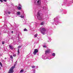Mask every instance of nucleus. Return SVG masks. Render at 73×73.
Segmentation results:
<instances>
[{
    "label": "nucleus",
    "instance_id": "f257e3e1",
    "mask_svg": "<svg viewBox=\"0 0 73 73\" xmlns=\"http://www.w3.org/2000/svg\"><path fill=\"white\" fill-rule=\"evenodd\" d=\"M46 31V29L44 28H42L40 29V31L42 34L45 35V32Z\"/></svg>",
    "mask_w": 73,
    "mask_h": 73
},
{
    "label": "nucleus",
    "instance_id": "f03ea898",
    "mask_svg": "<svg viewBox=\"0 0 73 73\" xmlns=\"http://www.w3.org/2000/svg\"><path fill=\"white\" fill-rule=\"evenodd\" d=\"M37 17L38 19L39 20H41V19H42V18H41V17H40V13H39V12H38L37 14Z\"/></svg>",
    "mask_w": 73,
    "mask_h": 73
},
{
    "label": "nucleus",
    "instance_id": "7ed1b4c3",
    "mask_svg": "<svg viewBox=\"0 0 73 73\" xmlns=\"http://www.w3.org/2000/svg\"><path fill=\"white\" fill-rule=\"evenodd\" d=\"M38 52V50L37 49H35L33 52V53L34 55H36V53Z\"/></svg>",
    "mask_w": 73,
    "mask_h": 73
},
{
    "label": "nucleus",
    "instance_id": "20e7f679",
    "mask_svg": "<svg viewBox=\"0 0 73 73\" xmlns=\"http://www.w3.org/2000/svg\"><path fill=\"white\" fill-rule=\"evenodd\" d=\"M35 1H36L38 4H40L41 1L40 0H35Z\"/></svg>",
    "mask_w": 73,
    "mask_h": 73
},
{
    "label": "nucleus",
    "instance_id": "39448f33",
    "mask_svg": "<svg viewBox=\"0 0 73 73\" xmlns=\"http://www.w3.org/2000/svg\"><path fill=\"white\" fill-rule=\"evenodd\" d=\"M50 49H48V50L46 51L45 53L46 54L47 53H50Z\"/></svg>",
    "mask_w": 73,
    "mask_h": 73
},
{
    "label": "nucleus",
    "instance_id": "423d86ee",
    "mask_svg": "<svg viewBox=\"0 0 73 73\" xmlns=\"http://www.w3.org/2000/svg\"><path fill=\"white\" fill-rule=\"evenodd\" d=\"M9 48L10 49H11V50H13L14 48H13V47L12 46H11V45H9Z\"/></svg>",
    "mask_w": 73,
    "mask_h": 73
},
{
    "label": "nucleus",
    "instance_id": "0eeeda50",
    "mask_svg": "<svg viewBox=\"0 0 73 73\" xmlns=\"http://www.w3.org/2000/svg\"><path fill=\"white\" fill-rule=\"evenodd\" d=\"M17 9L19 10H20V9H21V7H17Z\"/></svg>",
    "mask_w": 73,
    "mask_h": 73
},
{
    "label": "nucleus",
    "instance_id": "6e6552de",
    "mask_svg": "<svg viewBox=\"0 0 73 73\" xmlns=\"http://www.w3.org/2000/svg\"><path fill=\"white\" fill-rule=\"evenodd\" d=\"M17 15H20V12H17Z\"/></svg>",
    "mask_w": 73,
    "mask_h": 73
},
{
    "label": "nucleus",
    "instance_id": "1a4fd4ad",
    "mask_svg": "<svg viewBox=\"0 0 73 73\" xmlns=\"http://www.w3.org/2000/svg\"><path fill=\"white\" fill-rule=\"evenodd\" d=\"M44 23L43 22H42L40 23V25H44Z\"/></svg>",
    "mask_w": 73,
    "mask_h": 73
},
{
    "label": "nucleus",
    "instance_id": "9d476101",
    "mask_svg": "<svg viewBox=\"0 0 73 73\" xmlns=\"http://www.w3.org/2000/svg\"><path fill=\"white\" fill-rule=\"evenodd\" d=\"M18 54H19V53H20V52L19 51V48H18Z\"/></svg>",
    "mask_w": 73,
    "mask_h": 73
},
{
    "label": "nucleus",
    "instance_id": "9b49d317",
    "mask_svg": "<svg viewBox=\"0 0 73 73\" xmlns=\"http://www.w3.org/2000/svg\"><path fill=\"white\" fill-rule=\"evenodd\" d=\"M52 55L53 56H56V54H55V53H53L52 54Z\"/></svg>",
    "mask_w": 73,
    "mask_h": 73
},
{
    "label": "nucleus",
    "instance_id": "f8f14e48",
    "mask_svg": "<svg viewBox=\"0 0 73 73\" xmlns=\"http://www.w3.org/2000/svg\"><path fill=\"white\" fill-rule=\"evenodd\" d=\"M23 72V70H21L20 71V73H22Z\"/></svg>",
    "mask_w": 73,
    "mask_h": 73
},
{
    "label": "nucleus",
    "instance_id": "ddd939ff",
    "mask_svg": "<svg viewBox=\"0 0 73 73\" xmlns=\"http://www.w3.org/2000/svg\"><path fill=\"white\" fill-rule=\"evenodd\" d=\"M35 37H37V34H36L35 35Z\"/></svg>",
    "mask_w": 73,
    "mask_h": 73
},
{
    "label": "nucleus",
    "instance_id": "4468645a",
    "mask_svg": "<svg viewBox=\"0 0 73 73\" xmlns=\"http://www.w3.org/2000/svg\"><path fill=\"white\" fill-rule=\"evenodd\" d=\"M24 31H28V30L27 29H24Z\"/></svg>",
    "mask_w": 73,
    "mask_h": 73
},
{
    "label": "nucleus",
    "instance_id": "2eb2a0df",
    "mask_svg": "<svg viewBox=\"0 0 73 73\" xmlns=\"http://www.w3.org/2000/svg\"><path fill=\"white\" fill-rule=\"evenodd\" d=\"M10 58L11 59H13V56H11Z\"/></svg>",
    "mask_w": 73,
    "mask_h": 73
},
{
    "label": "nucleus",
    "instance_id": "dca6fc26",
    "mask_svg": "<svg viewBox=\"0 0 73 73\" xmlns=\"http://www.w3.org/2000/svg\"><path fill=\"white\" fill-rule=\"evenodd\" d=\"M5 43V42H4V41L2 42V44L3 45H4V44Z\"/></svg>",
    "mask_w": 73,
    "mask_h": 73
},
{
    "label": "nucleus",
    "instance_id": "f3484780",
    "mask_svg": "<svg viewBox=\"0 0 73 73\" xmlns=\"http://www.w3.org/2000/svg\"><path fill=\"white\" fill-rule=\"evenodd\" d=\"M43 46V48H46L47 47L46 46H45V45H44Z\"/></svg>",
    "mask_w": 73,
    "mask_h": 73
},
{
    "label": "nucleus",
    "instance_id": "a211bd4d",
    "mask_svg": "<svg viewBox=\"0 0 73 73\" xmlns=\"http://www.w3.org/2000/svg\"><path fill=\"white\" fill-rule=\"evenodd\" d=\"M0 65L1 66H2V64L1 63V62H0Z\"/></svg>",
    "mask_w": 73,
    "mask_h": 73
},
{
    "label": "nucleus",
    "instance_id": "6ab92c4d",
    "mask_svg": "<svg viewBox=\"0 0 73 73\" xmlns=\"http://www.w3.org/2000/svg\"><path fill=\"white\" fill-rule=\"evenodd\" d=\"M16 56V54H13V56H14V57H15V56Z\"/></svg>",
    "mask_w": 73,
    "mask_h": 73
},
{
    "label": "nucleus",
    "instance_id": "aec40b11",
    "mask_svg": "<svg viewBox=\"0 0 73 73\" xmlns=\"http://www.w3.org/2000/svg\"><path fill=\"white\" fill-rule=\"evenodd\" d=\"M32 68H35V67L34 66H32Z\"/></svg>",
    "mask_w": 73,
    "mask_h": 73
},
{
    "label": "nucleus",
    "instance_id": "412c9836",
    "mask_svg": "<svg viewBox=\"0 0 73 73\" xmlns=\"http://www.w3.org/2000/svg\"><path fill=\"white\" fill-rule=\"evenodd\" d=\"M20 17L21 18H24V16H21Z\"/></svg>",
    "mask_w": 73,
    "mask_h": 73
},
{
    "label": "nucleus",
    "instance_id": "4be33fe9",
    "mask_svg": "<svg viewBox=\"0 0 73 73\" xmlns=\"http://www.w3.org/2000/svg\"><path fill=\"white\" fill-rule=\"evenodd\" d=\"M0 1H1V2H3V0H0Z\"/></svg>",
    "mask_w": 73,
    "mask_h": 73
},
{
    "label": "nucleus",
    "instance_id": "5701e85b",
    "mask_svg": "<svg viewBox=\"0 0 73 73\" xmlns=\"http://www.w3.org/2000/svg\"><path fill=\"white\" fill-rule=\"evenodd\" d=\"M4 1H5V2L7 1V0H3Z\"/></svg>",
    "mask_w": 73,
    "mask_h": 73
},
{
    "label": "nucleus",
    "instance_id": "b1692460",
    "mask_svg": "<svg viewBox=\"0 0 73 73\" xmlns=\"http://www.w3.org/2000/svg\"><path fill=\"white\" fill-rule=\"evenodd\" d=\"M11 33H13V31H12L11 32Z\"/></svg>",
    "mask_w": 73,
    "mask_h": 73
},
{
    "label": "nucleus",
    "instance_id": "393cba45",
    "mask_svg": "<svg viewBox=\"0 0 73 73\" xmlns=\"http://www.w3.org/2000/svg\"><path fill=\"white\" fill-rule=\"evenodd\" d=\"M8 13H9V14H10V13H11L10 12H8Z\"/></svg>",
    "mask_w": 73,
    "mask_h": 73
},
{
    "label": "nucleus",
    "instance_id": "a878e982",
    "mask_svg": "<svg viewBox=\"0 0 73 73\" xmlns=\"http://www.w3.org/2000/svg\"><path fill=\"white\" fill-rule=\"evenodd\" d=\"M21 47V46H18V48H20Z\"/></svg>",
    "mask_w": 73,
    "mask_h": 73
},
{
    "label": "nucleus",
    "instance_id": "bb28decb",
    "mask_svg": "<svg viewBox=\"0 0 73 73\" xmlns=\"http://www.w3.org/2000/svg\"><path fill=\"white\" fill-rule=\"evenodd\" d=\"M19 6H20V7H21V5H20V4H19Z\"/></svg>",
    "mask_w": 73,
    "mask_h": 73
},
{
    "label": "nucleus",
    "instance_id": "cd10ccee",
    "mask_svg": "<svg viewBox=\"0 0 73 73\" xmlns=\"http://www.w3.org/2000/svg\"><path fill=\"white\" fill-rule=\"evenodd\" d=\"M6 59H7V58H5V60H6Z\"/></svg>",
    "mask_w": 73,
    "mask_h": 73
},
{
    "label": "nucleus",
    "instance_id": "c85d7f7f",
    "mask_svg": "<svg viewBox=\"0 0 73 73\" xmlns=\"http://www.w3.org/2000/svg\"><path fill=\"white\" fill-rule=\"evenodd\" d=\"M0 56H2V55L0 54Z\"/></svg>",
    "mask_w": 73,
    "mask_h": 73
},
{
    "label": "nucleus",
    "instance_id": "c756f323",
    "mask_svg": "<svg viewBox=\"0 0 73 73\" xmlns=\"http://www.w3.org/2000/svg\"><path fill=\"white\" fill-rule=\"evenodd\" d=\"M1 69V67H0V70Z\"/></svg>",
    "mask_w": 73,
    "mask_h": 73
},
{
    "label": "nucleus",
    "instance_id": "7c9ffc66",
    "mask_svg": "<svg viewBox=\"0 0 73 73\" xmlns=\"http://www.w3.org/2000/svg\"><path fill=\"white\" fill-rule=\"evenodd\" d=\"M56 19V18H54V19Z\"/></svg>",
    "mask_w": 73,
    "mask_h": 73
},
{
    "label": "nucleus",
    "instance_id": "2f4dec72",
    "mask_svg": "<svg viewBox=\"0 0 73 73\" xmlns=\"http://www.w3.org/2000/svg\"><path fill=\"white\" fill-rule=\"evenodd\" d=\"M16 62H17V61H16Z\"/></svg>",
    "mask_w": 73,
    "mask_h": 73
}]
</instances>
